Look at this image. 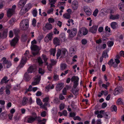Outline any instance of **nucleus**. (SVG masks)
Returning <instances> with one entry per match:
<instances>
[{
    "mask_svg": "<svg viewBox=\"0 0 124 124\" xmlns=\"http://www.w3.org/2000/svg\"><path fill=\"white\" fill-rule=\"evenodd\" d=\"M29 53L28 50L26 51L24 54V56L23 57L21 60L20 63L17 67L18 69L22 68L26 62L27 56Z\"/></svg>",
    "mask_w": 124,
    "mask_h": 124,
    "instance_id": "nucleus-1",
    "label": "nucleus"
},
{
    "mask_svg": "<svg viewBox=\"0 0 124 124\" xmlns=\"http://www.w3.org/2000/svg\"><path fill=\"white\" fill-rule=\"evenodd\" d=\"M20 27L22 30L27 29L29 26V21L27 19H23L20 24Z\"/></svg>",
    "mask_w": 124,
    "mask_h": 124,
    "instance_id": "nucleus-2",
    "label": "nucleus"
},
{
    "mask_svg": "<svg viewBox=\"0 0 124 124\" xmlns=\"http://www.w3.org/2000/svg\"><path fill=\"white\" fill-rule=\"evenodd\" d=\"M67 53V50L65 48H62L61 50L58 49L56 54L57 59H58L60 56L62 57H64Z\"/></svg>",
    "mask_w": 124,
    "mask_h": 124,
    "instance_id": "nucleus-3",
    "label": "nucleus"
},
{
    "mask_svg": "<svg viewBox=\"0 0 124 124\" xmlns=\"http://www.w3.org/2000/svg\"><path fill=\"white\" fill-rule=\"evenodd\" d=\"M14 31L15 34V36L14 39L10 41V42L11 46H14L18 43L19 39V37L16 33L15 30H14Z\"/></svg>",
    "mask_w": 124,
    "mask_h": 124,
    "instance_id": "nucleus-4",
    "label": "nucleus"
},
{
    "mask_svg": "<svg viewBox=\"0 0 124 124\" xmlns=\"http://www.w3.org/2000/svg\"><path fill=\"white\" fill-rule=\"evenodd\" d=\"M69 34V36L72 38L75 36L77 32V29L76 28H73L71 29H68L67 31Z\"/></svg>",
    "mask_w": 124,
    "mask_h": 124,
    "instance_id": "nucleus-5",
    "label": "nucleus"
},
{
    "mask_svg": "<svg viewBox=\"0 0 124 124\" xmlns=\"http://www.w3.org/2000/svg\"><path fill=\"white\" fill-rule=\"evenodd\" d=\"M88 32V30L85 27H82L79 30L78 35L79 37H81L83 35H86Z\"/></svg>",
    "mask_w": 124,
    "mask_h": 124,
    "instance_id": "nucleus-6",
    "label": "nucleus"
},
{
    "mask_svg": "<svg viewBox=\"0 0 124 124\" xmlns=\"http://www.w3.org/2000/svg\"><path fill=\"white\" fill-rule=\"evenodd\" d=\"M16 7L15 5H14L12 6V8L8 9L7 13L8 17H10L14 14Z\"/></svg>",
    "mask_w": 124,
    "mask_h": 124,
    "instance_id": "nucleus-7",
    "label": "nucleus"
},
{
    "mask_svg": "<svg viewBox=\"0 0 124 124\" xmlns=\"http://www.w3.org/2000/svg\"><path fill=\"white\" fill-rule=\"evenodd\" d=\"M79 80V78L77 76H74L71 78V81L74 82L73 86L74 88H76L78 85Z\"/></svg>",
    "mask_w": 124,
    "mask_h": 124,
    "instance_id": "nucleus-8",
    "label": "nucleus"
},
{
    "mask_svg": "<svg viewBox=\"0 0 124 124\" xmlns=\"http://www.w3.org/2000/svg\"><path fill=\"white\" fill-rule=\"evenodd\" d=\"M31 49L32 51V54L34 55L37 54L39 50L38 47L35 45H33L31 46Z\"/></svg>",
    "mask_w": 124,
    "mask_h": 124,
    "instance_id": "nucleus-9",
    "label": "nucleus"
},
{
    "mask_svg": "<svg viewBox=\"0 0 124 124\" xmlns=\"http://www.w3.org/2000/svg\"><path fill=\"white\" fill-rule=\"evenodd\" d=\"M53 35L52 32H51L47 34L44 40L45 42H48L49 41L51 40L53 38Z\"/></svg>",
    "mask_w": 124,
    "mask_h": 124,
    "instance_id": "nucleus-10",
    "label": "nucleus"
},
{
    "mask_svg": "<svg viewBox=\"0 0 124 124\" xmlns=\"http://www.w3.org/2000/svg\"><path fill=\"white\" fill-rule=\"evenodd\" d=\"M40 78L41 77L39 75L35 77L34 78V80L32 82L31 85H35L38 84L39 83Z\"/></svg>",
    "mask_w": 124,
    "mask_h": 124,
    "instance_id": "nucleus-11",
    "label": "nucleus"
},
{
    "mask_svg": "<svg viewBox=\"0 0 124 124\" xmlns=\"http://www.w3.org/2000/svg\"><path fill=\"white\" fill-rule=\"evenodd\" d=\"M83 9L86 14L88 16L91 15L92 14V11L89 7L85 6L84 7Z\"/></svg>",
    "mask_w": 124,
    "mask_h": 124,
    "instance_id": "nucleus-12",
    "label": "nucleus"
},
{
    "mask_svg": "<svg viewBox=\"0 0 124 124\" xmlns=\"http://www.w3.org/2000/svg\"><path fill=\"white\" fill-rule=\"evenodd\" d=\"M123 89L122 87H117L115 90L114 94L115 95H117L121 93L123 91Z\"/></svg>",
    "mask_w": 124,
    "mask_h": 124,
    "instance_id": "nucleus-13",
    "label": "nucleus"
},
{
    "mask_svg": "<svg viewBox=\"0 0 124 124\" xmlns=\"http://www.w3.org/2000/svg\"><path fill=\"white\" fill-rule=\"evenodd\" d=\"M98 26L97 25H93L92 27H90L89 29V31L90 32L93 34L96 33Z\"/></svg>",
    "mask_w": 124,
    "mask_h": 124,
    "instance_id": "nucleus-14",
    "label": "nucleus"
},
{
    "mask_svg": "<svg viewBox=\"0 0 124 124\" xmlns=\"http://www.w3.org/2000/svg\"><path fill=\"white\" fill-rule=\"evenodd\" d=\"M71 6L73 10H77L78 7V1L76 0L73 1L72 3Z\"/></svg>",
    "mask_w": 124,
    "mask_h": 124,
    "instance_id": "nucleus-15",
    "label": "nucleus"
},
{
    "mask_svg": "<svg viewBox=\"0 0 124 124\" xmlns=\"http://www.w3.org/2000/svg\"><path fill=\"white\" fill-rule=\"evenodd\" d=\"M36 65H31L29 67L27 70V73H31L35 71L36 69Z\"/></svg>",
    "mask_w": 124,
    "mask_h": 124,
    "instance_id": "nucleus-16",
    "label": "nucleus"
},
{
    "mask_svg": "<svg viewBox=\"0 0 124 124\" xmlns=\"http://www.w3.org/2000/svg\"><path fill=\"white\" fill-rule=\"evenodd\" d=\"M36 119L35 117L30 116L26 118V120L29 123H31L33 122Z\"/></svg>",
    "mask_w": 124,
    "mask_h": 124,
    "instance_id": "nucleus-17",
    "label": "nucleus"
},
{
    "mask_svg": "<svg viewBox=\"0 0 124 124\" xmlns=\"http://www.w3.org/2000/svg\"><path fill=\"white\" fill-rule=\"evenodd\" d=\"M104 111L101 110L100 111L98 110L94 111V113L95 115H97V117L99 118H102L103 117V115H102Z\"/></svg>",
    "mask_w": 124,
    "mask_h": 124,
    "instance_id": "nucleus-18",
    "label": "nucleus"
},
{
    "mask_svg": "<svg viewBox=\"0 0 124 124\" xmlns=\"http://www.w3.org/2000/svg\"><path fill=\"white\" fill-rule=\"evenodd\" d=\"M120 17V15L118 14L114 15L111 14L109 15V18L112 20H117Z\"/></svg>",
    "mask_w": 124,
    "mask_h": 124,
    "instance_id": "nucleus-19",
    "label": "nucleus"
},
{
    "mask_svg": "<svg viewBox=\"0 0 124 124\" xmlns=\"http://www.w3.org/2000/svg\"><path fill=\"white\" fill-rule=\"evenodd\" d=\"M27 0H21L18 3V6L21 8L26 3Z\"/></svg>",
    "mask_w": 124,
    "mask_h": 124,
    "instance_id": "nucleus-20",
    "label": "nucleus"
},
{
    "mask_svg": "<svg viewBox=\"0 0 124 124\" xmlns=\"http://www.w3.org/2000/svg\"><path fill=\"white\" fill-rule=\"evenodd\" d=\"M53 43L56 46H59L60 44V40L57 37L54 38L53 39Z\"/></svg>",
    "mask_w": 124,
    "mask_h": 124,
    "instance_id": "nucleus-21",
    "label": "nucleus"
},
{
    "mask_svg": "<svg viewBox=\"0 0 124 124\" xmlns=\"http://www.w3.org/2000/svg\"><path fill=\"white\" fill-rule=\"evenodd\" d=\"M63 84L60 83L58 84L56 87V90L57 91H60L63 87Z\"/></svg>",
    "mask_w": 124,
    "mask_h": 124,
    "instance_id": "nucleus-22",
    "label": "nucleus"
},
{
    "mask_svg": "<svg viewBox=\"0 0 124 124\" xmlns=\"http://www.w3.org/2000/svg\"><path fill=\"white\" fill-rule=\"evenodd\" d=\"M31 76L29 75L28 73H26L24 75V79L27 82L29 81L31 79Z\"/></svg>",
    "mask_w": 124,
    "mask_h": 124,
    "instance_id": "nucleus-23",
    "label": "nucleus"
},
{
    "mask_svg": "<svg viewBox=\"0 0 124 124\" xmlns=\"http://www.w3.org/2000/svg\"><path fill=\"white\" fill-rule=\"evenodd\" d=\"M45 27L46 29L48 30H51L52 28V24L48 23L46 24Z\"/></svg>",
    "mask_w": 124,
    "mask_h": 124,
    "instance_id": "nucleus-24",
    "label": "nucleus"
},
{
    "mask_svg": "<svg viewBox=\"0 0 124 124\" xmlns=\"http://www.w3.org/2000/svg\"><path fill=\"white\" fill-rule=\"evenodd\" d=\"M47 106H48V107L50 106V105L49 103H45L43 105H42V104L40 106L41 108L44 109L45 110L47 109V108L46 107Z\"/></svg>",
    "mask_w": 124,
    "mask_h": 124,
    "instance_id": "nucleus-25",
    "label": "nucleus"
},
{
    "mask_svg": "<svg viewBox=\"0 0 124 124\" xmlns=\"http://www.w3.org/2000/svg\"><path fill=\"white\" fill-rule=\"evenodd\" d=\"M118 7L121 11L124 12V4L120 3L118 5Z\"/></svg>",
    "mask_w": 124,
    "mask_h": 124,
    "instance_id": "nucleus-26",
    "label": "nucleus"
},
{
    "mask_svg": "<svg viewBox=\"0 0 124 124\" xmlns=\"http://www.w3.org/2000/svg\"><path fill=\"white\" fill-rule=\"evenodd\" d=\"M67 67V65L65 63L61 64L60 69L62 70H63L66 69Z\"/></svg>",
    "mask_w": 124,
    "mask_h": 124,
    "instance_id": "nucleus-27",
    "label": "nucleus"
},
{
    "mask_svg": "<svg viewBox=\"0 0 124 124\" xmlns=\"http://www.w3.org/2000/svg\"><path fill=\"white\" fill-rule=\"evenodd\" d=\"M117 23L115 22H113L111 23L110 25L111 27L113 29H115L116 28V25Z\"/></svg>",
    "mask_w": 124,
    "mask_h": 124,
    "instance_id": "nucleus-28",
    "label": "nucleus"
},
{
    "mask_svg": "<svg viewBox=\"0 0 124 124\" xmlns=\"http://www.w3.org/2000/svg\"><path fill=\"white\" fill-rule=\"evenodd\" d=\"M27 11L25 8H23L21 9L20 13V15H22L23 14H25V13L27 12Z\"/></svg>",
    "mask_w": 124,
    "mask_h": 124,
    "instance_id": "nucleus-29",
    "label": "nucleus"
},
{
    "mask_svg": "<svg viewBox=\"0 0 124 124\" xmlns=\"http://www.w3.org/2000/svg\"><path fill=\"white\" fill-rule=\"evenodd\" d=\"M59 37L62 41H64L65 40V37L64 33H62L60 35Z\"/></svg>",
    "mask_w": 124,
    "mask_h": 124,
    "instance_id": "nucleus-30",
    "label": "nucleus"
},
{
    "mask_svg": "<svg viewBox=\"0 0 124 124\" xmlns=\"http://www.w3.org/2000/svg\"><path fill=\"white\" fill-rule=\"evenodd\" d=\"M75 50L73 47H71L69 49V53L71 54H74L75 53Z\"/></svg>",
    "mask_w": 124,
    "mask_h": 124,
    "instance_id": "nucleus-31",
    "label": "nucleus"
},
{
    "mask_svg": "<svg viewBox=\"0 0 124 124\" xmlns=\"http://www.w3.org/2000/svg\"><path fill=\"white\" fill-rule=\"evenodd\" d=\"M7 78L6 77H4L2 79L1 82V83L2 84H3L4 83H7L9 81V80H8L7 81H6V80L7 79Z\"/></svg>",
    "mask_w": 124,
    "mask_h": 124,
    "instance_id": "nucleus-32",
    "label": "nucleus"
},
{
    "mask_svg": "<svg viewBox=\"0 0 124 124\" xmlns=\"http://www.w3.org/2000/svg\"><path fill=\"white\" fill-rule=\"evenodd\" d=\"M46 121V120L44 118L42 120H39L38 124H45V123Z\"/></svg>",
    "mask_w": 124,
    "mask_h": 124,
    "instance_id": "nucleus-33",
    "label": "nucleus"
},
{
    "mask_svg": "<svg viewBox=\"0 0 124 124\" xmlns=\"http://www.w3.org/2000/svg\"><path fill=\"white\" fill-rule=\"evenodd\" d=\"M28 100L26 98H24L22 101V103L23 105L26 104L28 102Z\"/></svg>",
    "mask_w": 124,
    "mask_h": 124,
    "instance_id": "nucleus-34",
    "label": "nucleus"
},
{
    "mask_svg": "<svg viewBox=\"0 0 124 124\" xmlns=\"http://www.w3.org/2000/svg\"><path fill=\"white\" fill-rule=\"evenodd\" d=\"M107 44L108 47H111L113 45L114 43L112 41H109L108 42Z\"/></svg>",
    "mask_w": 124,
    "mask_h": 124,
    "instance_id": "nucleus-35",
    "label": "nucleus"
},
{
    "mask_svg": "<svg viewBox=\"0 0 124 124\" xmlns=\"http://www.w3.org/2000/svg\"><path fill=\"white\" fill-rule=\"evenodd\" d=\"M56 51V50L55 49H51L50 50L51 54H53V56H54L55 55Z\"/></svg>",
    "mask_w": 124,
    "mask_h": 124,
    "instance_id": "nucleus-36",
    "label": "nucleus"
},
{
    "mask_svg": "<svg viewBox=\"0 0 124 124\" xmlns=\"http://www.w3.org/2000/svg\"><path fill=\"white\" fill-rule=\"evenodd\" d=\"M63 16L64 18L69 19L70 18V15L68 13H65L63 15Z\"/></svg>",
    "mask_w": 124,
    "mask_h": 124,
    "instance_id": "nucleus-37",
    "label": "nucleus"
},
{
    "mask_svg": "<svg viewBox=\"0 0 124 124\" xmlns=\"http://www.w3.org/2000/svg\"><path fill=\"white\" fill-rule=\"evenodd\" d=\"M49 99V97H46L43 99V101L45 103H48V102Z\"/></svg>",
    "mask_w": 124,
    "mask_h": 124,
    "instance_id": "nucleus-38",
    "label": "nucleus"
},
{
    "mask_svg": "<svg viewBox=\"0 0 124 124\" xmlns=\"http://www.w3.org/2000/svg\"><path fill=\"white\" fill-rule=\"evenodd\" d=\"M8 31L7 29H6L4 31L2 35V36L3 37V38H5L7 37Z\"/></svg>",
    "mask_w": 124,
    "mask_h": 124,
    "instance_id": "nucleus-39",
    "label": "nucleus"
},
{
    "mask_svg": "<svg viewBox=\"0 0 124 124\" xmlns=\"http://www.w3.org/2000/svg\"><path fill=\"white\" fill-rule=\"evenodd\" d=\"M27 35H23L22 37L21 40L23 41H25L27 40Z\"/></svg>",
    "mask_w": 124,
    "mask_h": 124,
    "instance_id": "nucleus-40",
    "label": "nucleus"
},
{
    "mask_svg": "<svg viewBox=\"0 0 124 124\" xmlns=\"http://www.w3.org/2000/svg\"><path fill=\"white\" fill-rule=\"evenodd\" d=\"M123 100L121 98H119L116 101V103L117 104L120 105L123 104Z\"/></svg>",
    "mask_w": 124,
    "mask_h": 124,
    "instance_id": "nucleus-41",
    "label": "nucleus"
},
{
    "mask_svg": "<svg viewBox=\"0 0 124 124\" xmlns=\"http://www.w3.org/2000/svg\"><path fill=\"white\" fill-rule=\"evenodd\" d=\"M31 7V4L29 3L27 4L26 6V7L25 9L28 11L29 9H30Z\"/></svg>",
    "mask_w": 124,
    "mask_h": 124,
    "instance_id": "nucleus-42",
    "label": "nucleus"
},
{
    "mask_svg": "<svg viewBox=\"0 0 124 124\" xmlns=\"http://www.w3.org/2000/svg\"><path fill=\"white\" fill-rule=\"evenodd\" d=\"M46 65H47V69L50 71H51V69L53 65L51 64H49L48 65L47 63H46Z\"/></svg>",
    "mask_w": 124,
    "mask_h": 124,
    "instance_id": "nucleus-43",
    "label": "nucleus"
},
{
    "mask_svg": "<svg viewBox=\"0 0 124 124\" xmlns=\"http://www.w3.org/2000/svg\"><path fill=\"white\" fill-rule=\"evenodd\" d=\"M54 86L53 85H49L46 87L47 89H52L54 88Z\"/></svg>",
    "mask_w": 124,
    "mask_h": 124,
    "instance_id": "nucleus-44",
    "label": "nucleus"
},
{
    "mask_svg": "<svg viewBox=\"0 0 124 124\" xmlns=\"http://www.w3.org/2000/svg\"><path fill=\"white\" fill-rule=\"evenodd\" d=\"M16 20L14 18H12L10 20L9 23L11 24H13L14 23Z\"/></svg>",
    "mask_w": 124,
    "mask_h": 124,
    "instance_id": "nucleus-45",
    "label": "nucleus"
},
{
    "mask_svg": "<svg viewBox=\"0 0 124 124\" xmlns=\"http://www.w3.org/2000/svg\"><path fill=\"white\" fill-rule=\"evenodd\" d=\"M5 64L7 65V68H9L11 65V62L9 61H8Z\"/></svg>",
    "mask_w": 124,
    "mask_h": 124,
    "instance_id": "nucleus-46",
    "label": "nucleus"
},
{
    "mask_svg": "<svg viewBox=\"0 0 124 124\" xmlns=\"http://www.w3.org/2000/svg\"><path fill=\"white\" fill-rule=\"evenodd\" d=\"M38 62L40 65H41L43 62L42 60L40 57L38 58Z\"/></svg>",
    "mask_w": 124,
    "mask_h": 124,
    "instance_id": "nucleus-47",
    "label": "nucleus"
},
{
    "mask_svg": "<svg viewBox=\"0 0 124 124\" xmlns=\"http://www.w3.org/2000/svg\"><path fill=\"white\" fill-rule=\"evenodd\" d=\"M36 102L40 106L42 104V103L40 100L39 99H36Z\"/></svg>",
    "mask_w": 124,
    "mask_h": 124,
    "instance_id": "nucleus-48",
    "label": "nucleus"
},
{
    "mask_svg": "<svg viewBox=\"0 0 124 124\" xmlns=\"http://www.w3.org/2000/svg\"><path fill=\"white\" fill-rule=\"evenodd\" d=\"M50 61L51 62V64H52L53 65L55 64L57 62L56 60L53 59H51L50 60Z\"/></svg>",
    "mask_w": 124,
    "mask_h": 124,
    "instance_id": "nucleus-49",
    "label": "nucleus"
},
{
    "mask_svg": "<svg viewBox=\"0 0 124 124\" xmlns=\"http://www.w3.org/2000/svg\"><path fill=\"white\" fill-rule=\"evenodd\" d=\"M54 79L55 81H57L59 80V76L58 75L54 74Z\"/></svg>",
    "mask_w": 124,
    "mask_h": 124,
    "instance_id": "nucleus-50",
    "label": "nucleus"
},
{
    "mask_svg": "<svg viewBox=\"0 0 124 124\" xmlns=\"http://www.w3.org/2000/svg\"><path fill=\"white\" fill-rule=\"evenodd\" d=\"M9 37L12 38L13 37L14 33L11 30L9 31Z\"/></svg>",
    "mask_w": 124,
    "mask_h": 124,
    "instance_id": "nucleus-51",
    "label": "nucleus"
},
{
    "mask_svg": "<svg viewBox=\"0 0 124 124\" xmlns=\"http://www.w3.org/2000/svg\"><path fill=\"white\" fill-rule=\"evenodd\" d=\"M99 11L97 9H96L94 11L93 13V15L94 16H97V14L98 13Z\"/></svg>",
    "mask_w": 124,
    "mask_h": 124,
    "instance_id": "nucleus-52",
    "label": "nucleus"
},
{
    "mask_svg": "<svg viewBox=\"0 0 124 124\" xmlns=\"http://www.w3.org/2000/svg\"><path fill=\"white\" fill-rule=\"evenodd\" d=\"M105 31L108 33H110L111 32V30L110 28L108 26H106L105 28Z\"/></svg>",
    "mask_w": 124,
    "mask_h": 124,
    "instance_id": "nucleus-53",
    "label": "nucleus"
},
{
    "mask_svg": "<svg viewBox=\"0 0 124 124\" xmlns=\"http://www.w3.org/2000/svg\"><path fill=\"white\" fill-rule=\"evenodd\" d=\"M48 21L49 23H52L54 22V20L51 18H50L48 19Z\"/></svg>",
    "mask_w": 124,
    "mask_h": 124,
    "instance_id": "nucleus-54",
    "label": "nucleus"
},
{
    "mask_svg": "<svg viewBox=\"0 0 124 124\" xmlns=\"http://www.w3.org/2000/svg\"><path fill=\"white\" fill-rule=\"evenodd\" d=\"M76 115V114L74 112H71L70 113L69 116L72 117H74Z\"/></svg>",
    "mask_w": 124,
    "mask_h": 124,
    "instance_id": "nucleus-55",
    "label": "nucleus"
},
{
    "mask_svg": "<svg viewBox=\"0 0 124 124\" xmlns=\"http://www.w3.org/2000/svg\"><path fill=\"white\" fill-rule=\"evenodd\" d=\"M36 21L35 19H33L32 21V24L34 27H35L36 26Z\"/></svg>",
    "mask_w": 124,
    "mask_h": 124,
    "instance_id": "nucleus-56",
    "label": "nucleus"
},
{
    "mask_svg": "<svg viewBox=\"0 0 124 124\" xmlns=\"http://www.w3.org/2000/svg\"><path fill=\"white\" fill-rule=\"evenodd\" d=\"M39 73L41 74L42 75L43 74L44 72V70L42 69L39 68Z\"/></svg>",
    "mask_w": 124,
    "mask_h": 124,
    "instance_id": "nucleus-57",
    "label": "nucleus"
},
{
    "mask_svg": "<svg viewBox=\"0 0 124 124\" xmlns=\"http://www.w3.org/2000/svg\"><path fill=\"white\" fill-rule=\"evenodd\" d=\"M46 112L45 111H44L41 112V115L43 117H45L46 116Z\"/></svg>",
    "mask_w": 124,
    "mask_h": 124,
    "instance_id": "nucleus-58",
    "label": "nucleus"
},
{
    "mask_svg": "<svg viewBox=\"0 0 124 124\" xmlns=\"http://www.w3.org/2000/svg\"><path fill=\"white\" fill-rule=\"evenodd\" d=\"M62 93L63 94L65 95L67 93V89L66 88H64L62 91Z\"/></svg>",
    "mask_w": 124,
    "mask_h": 124,
    "instance_id": "nucleus-59",
    "label": "nucleus"
},
{
    "mask_svg": "<svg viewBox=\"0 0 124 124\" xmlns=\"http://www.w3.org/2000/svg\"><path fill=\"white\" fill-rule=\"evenodd\" d=\"M32 14L34 16H36L37 14V10H34L32 12Z\"/></svg>",
    "mask_w": 124,
    "mask_h": 124,
    "instance_id": "nucleus-60",
    "label": "nucleus"
},
{
    "mask_svg": "<svg viewBox=\"0 0 124 124\" xmlns=\"http://www.w3.org/2000/svg\"><path fill=\"white\" fill-rule=\"evenodd\" d=\"M54 33L55 34H58L59 33V31L57 30L56 28H55L54 29Z\"/></svg>",
    "mask_w": 124,
    "mask_h": 124,
    "instance_id": "nucleus-61",
    "label": "nucleus"
},
{
    "mask_svg": "<svg viewBox=\"0 0 124 124\" xmlns=\"http://www.w3.org/2000/svg\"><path fill=\"white\" fill-rule=\"evenodd\" d=\"M74 120H78L79 121H80L81 120V118L79 116H75L73 118Z\"/></svg>",
    "mask_w": 124,
    "mask_h": 124,
    "instance_id": "nucleus-62",
    "label": "nucleus"
},
{
    "mask_svg": "<svg viewBox=\"0 0 124 124\" xmlns=\"http://www.w3.org/2000/svg\"><path fill=\"white\" fill-rule=\"evenodd\" d=\"M87 41L85 39H83L81 40V42L83 45H85L87 43Z\"/></svg>",
    "mask_w": 124,
    "mask_h": 124,
    "instance_id": "nucleus-63",
    "label": "nucleus"
},
{
    "mask_svg": "<svg viewBox=\"0 0 124 124\" xmlns=\"http://www.w3.org/2000/svg\"><path fill=\"white\" fill-rule=\"evenodd\" d=\"M64 107V104L63 103L61 104L60 105V109L61 110L63 109Z\"/></svg>",
    "mask_w": 124,
    "mask_h": 124,
    "instance_id": "nucleus-64",
    "label": "nucleus"
}]
</instances>
